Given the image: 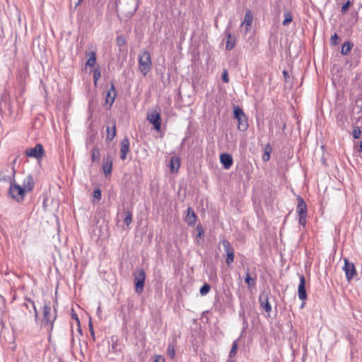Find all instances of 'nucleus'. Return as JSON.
I'll return each instance as SVG.
<instances>
[{"label": "nucleus", "mask_w": 362, "mask_h": 362, "mask_svg": "<svg viewBox=\"0 0 362 362\" xmlns=\"http://www.w3.org/2000/svg\"><path fill=\"white\" fill-rule=\"evenodd\" d=\"M339 36L338 35L335 33H334V35H332L331 36V38H330V44L332 45V46H336L337 45H338L339 43Z\"/></svg>", "instance_id": "obj_41"}, {"label": "nucleus", "mask_w": 362, "mask_h": 362, "mask_svg": "<svg viewBox=\"0 0 362 362\" xmlns=\"http://www.w3.org/2000/svg\"><path fill=\"white\" fill-rule=\"evenodd\" d=\"M259 303L260 306L268 313L269 314L272 311V305L269 302V292L264 290L262 291L258 298Z\"/></svg>", "instance_id": "obj_11"}, {"label": "nucleus", "mask_w": 362, "mask_h": 362, "mask_svg": "<svg viewBox=\"0 0 362 362\" xmlns=\"http://www.w3.org/2000/svg\"><path fill=\"white\" fill-rule=\"evenodd\" d=\"M298 296L301 300L307 299V292L305 289V279L303 275L299 276V284L298 287Z\"/></svg>", "instance_id": "obj_12"}, {"label": "nucleus", "mask_w": 362, "mask_h": 362, "mask_svg": "<svg viewBox=\"0 0 362 362\" xmlns=\"http://www.w3.org/2000/svg\"><path fill=\"white\" fill-rule=\"evenodd\" d=\"M362 132L357 126L353 127L352 136L355 139H359L361 136Z\"/></svg>", "instance_id": "obj_36"}, {"label": "nucleus", "mask_w": 362, "mask_h": 362, "mask_svg": "<svg viewBox=\"0 0 362 362\" xmlns=\"http://www.w3.org/2000/svg\"><path fill=\"white\" fill-rule=\"evenodd\" d=\"M78 326H80V325ZM78 331L80 332L81 334H82V330L80 327H78Z\"/></svg>", "instance_id": "obj_52"}, {"label": "nucleus", "mask_w": 362, "mask_h": 362, "mask_svg": "<svg viewBox=\"0 0 362 362\" xmlns=\"http://www.w3.org/2000/svg\"><path fill=\"white\" fill-rule=\"evenodd\" d=\"M111 351L115 354L121 352L122 350V344L119 341L118 338L117 337L112 336L111 337Z\"/></svg>", "instance_id": "obj_21"}, {"label": "nucleus", "mask_w": 362, "mask_h": 362, "mask_svg": "<svg viewBox=\"0 0 362 362\" xmlns=\"http://www.w3.org/2000/svg\"><path fill=\"white\" fill-rule=\"evenodd\" d=\"M23 187L25 188L26 192H30L34 187L33 179L32 175L27 176L23 182Z\"/></svg>", "instance_id": "obj_22"}, {"label": "nucleus", "mask_w": 362, "mask_h": 362, "mask_svg": "<svg viewBox=\"0 0 362 362\" xmlns=\"http://www.w3.org/2000/svg\"><path fill=\"white\" fill-rule=\"evenodd\" d=\"M351 5V2L350 0H347V1L341 6V12L342 14H346L347 13V10L349 6Z\"/></svg>", "instance_id": "obj_42"}, {"label": "nucleus", "mask_w": 362, "mask_h": 362, "mask_svg": "<svg viewBox=\"0 0 362 362\" xmlns=\"http://www.w3.org/2000/svg\"><path fill=\"white\" fill-rule=\"evenodd\" d=\"M225 35L226 37V48L227 50L233 49L236 44V37L230 33V32L228 30H226Z\"/></svg>", "instance_id": "obj_18"}, {"label": "nucleus", "mask_w": 362, "mask_h": 362, "mask_svg": "<svg viewBox=\"0 0 362 362\" xmlns=\"http://www.w3.org/2000/svg\"><path fill=\"white\" fill-rule=\"evenodd\" d=\"M153 362H165V358L160 355H157Z\"/></svg>", "instance_id": "obj_47"}, {"label": "nucleus", "mask_w": 362, "mask_h": 362, "mask_svg": "<svg viewBox=\"0 0 362 362\" xmlns=\"http://www.w3.org/2000/svg\"><path fill=\"white\" fill-rule=\"evenodd\" d=\"M101 74H100V69L99 67L97 69H95L93 73V78L94 84L96 85L98 79L100 78Z\"/></svg>", "instance_id": "obj_35"}, {"label": "nucleus", "mask_w": 362, "mask_h": 362, "mask_svg": "<svg viewBox=\"0 0 362 362\" xmlns=\"http://www.w3.org/2000/svg\"><path fill=\"white\" fill-rule=\"evenodd\" d=\"M180 160L179 158L172 157L170 159V168L171 171L176 172L180 168Z\"/></svg>", "instance_id": "obj_26"}, {"label": "nucleus", "mask_w": 362, "mask_h": 362, "mask_svg": "<svg viewBox=\"0 0 362 362\" xmlns=\"http://www.w3.org/2000/svg\"><path fill=\"white\" fill-rule=\"evenodd\" d=\"M307 215H298V223L302 226H305L306 223Z\"/></svg>", "instance_id": "obj_45"}, {"label": "nucleus", "mask_w": 362, "mask_h": 362, "mask_svg": "<svg viewBox=\"0 0 362 362\" xmlns=\"http://www.w3.org/2000/svg\"><path fill=\"white\" fill-rule=\"evenodd\" d=\"M129 139L125 136L121 141L120 158L124 160L127 158V154L129 152Z\"/></svg>", "instance_id": "obj_16"}, {"label": "nucleus", "mask_w": 362, "mask_h": 362, "mask_svg": "<svg viewBox=\"0 0 362 362\" xmlns=\"http://www.w3.org/2000/svg\"><path fill=\"white\" fill-rule=\"evenodd\" d=\"M354 47V43L350 41H346L343 43L341 49V54L342 55H347L351 52L352 47Z\"/></svg>", "instance_id": "obj_24"}, {"label": "nucleus", "mask_w": 362, "mask_h": 362, "mask_svg": "<svg viewBox=\"0 0 362 362\" xmlns=\"http://www.w3.org/2000/svg\"><path fill=\"white\" fill-rule=\"evenodd\" d=\"M283 76L286 81L289 78V74H288V71L286 70L283 71Z\"/></svg>", "instance_id": "obj_49"}, {"label": "nucleus", "mask_w": 362, "mask_h": 362, "mask_svg": "<svg viewBox=\"0 0 362 362\" xmlns=\"http://www.w3.org/2000/svg\"><path fill=\"white\" fill-rule=\"evenodd\" d=\"M135 292L141 294L144 291L146 273L144 269L140 268L133 274Z\"/></svg>", "instance_id": "obj_2"}, {"label": "nucleus", "mask_w": 362, "mask_h": 362, "mask_svg": "<svg viewBox=\"0 0 362 362\" xmlns=\"http://www.w3.org/2000/svg\"><path fill=\"white\" fill-rule=\"evenodd\" d=\"M15 174L14 167H8L0 172V182H9L11 185L15 181Z\"/></svg>", "instance_id": "obj_9"}, {"label": "nucleus", "mask_w": 362, "mask_h": 362, "mask_svg": "<svg viewBox=\"0 0 362 362\" xmlns=\"http://www.w3.org/2000/svg\"><path fill=\"white\" fill-rule=\"evenodd\" d=\"M152 62L150 53L148 51H144L139 55V68L143 75L146 76L151 70Z\"/></svg>", "instance_id": "obj_3"}, {"label": "nucleus", "mask_w": 362, "mask_h": 362, "mask_svg": "<svg viewBox=\"0 0 362 362\" xmlns=\"http://www.w3.org/2000/svg\"><path fill=\"white\" fill-rule=\"evenodd\" d=\"M221 78H222V81L223 82H225V83H228L229 82V76H228V74L227 69H225L223 71V72L222 73Z\"/></svg>", "instance_id": "obj_44"}, {"label": "nucleus", "mask_w": 362, "mask_h": 362, "mask_svg": "<svg viewBox=\"0 0 362 362\" xmlns=\"http://www.w3.org/2000/svg\"><path fill=\"white\" fill-rule=\"evenodd\" d=\"M82 1H83V0H78V2L76 3V6H78L81 4V2Z\"/></svg>", "instance_id": "obj_51"}, {"label": "nucleus", "mask_w": 362, "mask_h": 362, "mask_svg": "<svg viewBox=\"0 0 362 362\" xmlns=\"http://www.w3.org/2000/svg\"><path fill=\"white\" fill-rule=\"evenodd\" d=\"M185 221L190 226H193L195 225V223L197 221V216H196L194 210L191 207H189L187 209V215L185 217Z\"/></svg>", "instance_id": "obj_20"}, {"label": "nucleus", "mask_w": 362, "mask_h": 362, "mask_svg": "<svg viewBox=\"0 0 362 362\" xmlns=\"http://www.w3.org/2000/svg\"><path fill=\"white\" fill-rule=\"evenodd\" d=\"M116 90L115 88V85L113 82H111V86L110 89L106 93L105 95V103L108 104L110 107L112 105V104L115 102V98H116Z\"/></svg>", "instance_id": "obj_17"}, {"label": "nucleus", "mask_w": 362, "mask_h": 362, "mask_svg": "<svg viewBox=\"0 0 362 362\" xmlns=\"http://www.w3.org/2000/svg\"><path fill=\"white\" fill-rule=\"evenodd\" d=\"M125 217L124 219V223L129 226L132 222V212L129 210H127L124 211Z\"/></svg>", "instance_id": "obj_33"}, {"label": "nucleus", "mask_w": 362, "mask_h": 362, "mask_svg": "<svg viewBox=\"0 0 362 362\" xmlns=\"http://www.w3.org/2000/svg\"><path fill=\"white\" fill-rule=\"evenodd\" d=\"M54 313L51 314V307L49 305L45 303L43 306V322L44 325L50 324L51 329L53 327V323L57 318V313L55 309V304H54Z\"/></svg>", "instance_id": "obj_5"}, {"label": "nucleus", "mask_w": 362, "mask_h": 362, "mask_svg": "<svg viewBox=\"0 0 362 362\" xmlns=\"http://www.w3.org/2000/svg\"><path fill=\"white\" fill-rule=\"evenodd\" d=\"M147 119L153 124L156 131H160L161 126V117L158 110H153L147 115Z\"/></svg>", "instance_id": "obj_8"}, {"label": "nucleus", "mask_w": 362, "mask_h": 362, "mask_svg": "<svg viewBox=\"0 0 362 362\" xmlns=\"http://www.w3.org/2000/svg\"><path fill=\"white\" fill-rule=\"evenodd\" d=\"M233 117L238 120V129L241 132L246 131L248 128L247 117L239 106L234 107Z\"/></svg>", "instance_id": "obj_1"}, {"label": "nucleus", "mask_w": 362, "mask_h": 362, "mask_svg": "<svg viewBox=\"0 0 362 362\" xmlns=\"http://www.w3.org/2000/svg\"><path fill=\"white\" fill-rule=\"evenodd\" d=\"M344 265L343 267V270L345 272L346 278L348 281H350L355 276H357V272L356 270L355 266L354 263L350 262L348 259L344 258Z\"/></svg>", "instance_id": "obj_10"}, {"label": "nucleus", "mask_w": 362, "mask_h": 362, "mask_svg": "<svg viewBox=\"0 0 362 362\" xmlns=\"http://www.w3.org/2000/svg\"><path fill=\"white\" fill-rule=\"evenodd\" d=\"M91 161L92 163L95 162V160H99L100 158V151L99 148L97 146H94L91 151Z\"/></svg>", "instance_id": "obj_30"}, {"label": "nucleus", "mask_w": 362, "mask_h": 362, "mask_svg": "<svg viewBox=\"0 0 362 362\" xmlns=\"http://www.w3.org/2000/svg\"><path fill=\"white\" fill-rule=\"evenodd\" d=\"M196 230L197 232V238L203 239L204 233L203 227L201 225H197Z\"/></svg>", "instance_id": "obj_37"}, {"label": "nucleus", "mask_w": 362, "mask_h": 362, "mask_svg": "<svg viewBox=\"0 0 362 362\" xmlns=\"http://www.w3.org/2000/svg\"><path fill=\"white\" fill-rule=\"evenodd\" d=\"M93 197L94 199H97L98 201L100 200L101 199V191L99 188H96L94 189L93 192Z\"/></svg>", "instance_id": "obj_43"}, {"label": "nucleus", "mask_w": 362, "mask_h": 362, "mask_svg": "<svg viewBox=\"0 0 362 362\" xmlns=\"http://www.w3.org/2000/svg\"><path fill=\"white\" fill-rule=\"evenodd\" d=\"M25 155L37 160L42 159L45 156L44 147L41 144H37L33 148H28L25 151Z\"/></svg>", "instance_id": "obj_6"}, {"label": "nucleus", "mask_w": 362, "mask_h": 362, "mask_svg": "<svg viewBox=\"0 0 362 362\" xmlns=\"http://www.w3.org/2000/svg\"><path fill=\"white\" fill-rule=\"evenodd\" d=\"M137 9V7L136 6L133 11V13H134L136 11V10Z\"/></svg>", "instance_id": "obj_54"}, {"label": "nucleus", "mask_w": 362, "mask_h": 362, "mask_svg": "<svg viewBox=\"0 0 362 362\" xmlns=\"http://www.w3.org/2000/svg\"><path fill=\"white\" fill-rule=\"evenodd\" d=\"M71 317H72L73 319H74L77 322L78 325H80V321H79V319H78V317L77 314L74 313H72Z\"/></svg>", "instance_id": "obj_48"}, {"label": "nucleus", "mask_w": 362, "mask_h": 362, "mask_svg": "<svg viewBox=\"0 0 362 362\" xmlns=\"http://www.w3.org/2000/svg\"><path fill=\"white\" fill-rule=\"evenodd\" d=\"M116 43L119 47H122L125 45L126 40L123 35H119L116 37Z\"/></svg>", "instance_id": "obj_39"}, {"label": "nucleus", "mask_w": 362, "mask_h": 362, "mask_svg": "<svg viewBox=\"0 0 362 362\" xmlns=\"http://www.w3.org/2000/svg\"><path fill=\"white\" fill-rule=\"evenodd\" d=\"M168 355L170 358H173L175 357V351L174 346L172 344H169L167 349Z\"/></svg>", "instance_id": "obj_38"}, {"label": "nucleus", "mask_w": 362, "mask_h": 362, "mask_svg": "<svg viewBox=\"0 0 362 362\" xmlns=\"http://www.w3.org/2000/svg\"><path fill=\"white\" fill-rule=\"evenodd\" d=\"M358 151L362 152V141H360V143H359Z\"/></svg>", "instance_id": "obj_50"}, {"label": "nucleus", "mask_w": 362, "mask_h": 362, "mask_svg": "<svg viewBox=\"0 0 362 362\" xmlns=\"http://www.w3.org/2000/svg\"><path fill=\"white\" fill-rule=\"evenodd\" d=\"M245 282L247 284L248 287H254L256 284V278L255 276H250L248 268L245 273Z\"/></svg>", "instance_id": "obj_27"}, {"label": "nucleus", "mask_w": 362, "mask_h": 362, "mask_svg": "<svg viewBox=\"0 0 362 362\" xmlns=\"http://www.w3.org/2000/svg\"><path fill=\"white\" fill-rule=\"evenodd\" d=\"M244 331H245V329L242 331V333H241L240 337L233 342L232 347H231L230 351L228 354V358H231L235 356V354L237 353V350H238V341L243 337V333L244 332Z\"/></svg>", "instance_id": "obj_25"}, {"label": "nucleus", "mask_w": 362, "mask_h": 362, "mask_svg": "<svg viewBox=\"0 0 362 362\" xmlns=\"http://www.w3.org/2000/svg\"><path fill=\"white\" fill-rule=\"evenodd\" d=\"M220 243L222 244L224 251L227 255L226 262L228 266H230L234 262V249L230 242L226 239L221 240Z\"/></svg>", "instance_id": "obj_7"}, {"label": "nucleus", "mask_w": 362, "mask_h": 362, "mask_svg": "<svg viewBox=\"0 0 362 362\" xmlns=\"http://www.w3.org/2000/svg\"><path fill=\"white\" fill-rule=\"evenodd\" d=\"M112 160L110 156L103 157V170L106 177L112 173Z\"/></svg>", "instance_id": "obj_15"}, {"label": "nucleus", "mask_w": 362, "mask_h": 362, "mask_svg": "<svg viewBox=\"0 0 362 362\" xmlns=\"http://www.w3.org/2000/svg\"><path fill=\"white\" fill-rule=\"evenodd\" d=\"M227 362H235L234 360H232L231 358H228V359L227 360Z\"/></svg>", "instance_id": "obj_53"}, {"label": "nucleus", "mask_w": 362, "mask_h": 362, "mask_svg": "<svg viewBox=\"0 0 362 362\" xmlns=\"http://www.w3.org/2000/svg\"><path fill=\"white\" fill-rule=\"evenodd\" d=\"M284 19L282 22L283 25H288L292 21L293 16L290 11H286L284 14Z\"/></svg>", "instance_id": "obj_32"}, {"label": "nucleus", "mask_w": 362, "mask_h": 362, "mask_svg": "<svg viewBox=\"0 0 362 362\" xmlns=\"http://www.w3.org/2000/svg\"><path fill=\"white\" fill-rule=\"evenodd\" d=\"M89 58L86 62V65L87 66L93 67L96 64V53L95 52L91 51L88 54Z\"/></svg>", "instance_id": "obj_28"}, {"label": "nucleus", "mask_w": 362, "mask_h": 362, "mask_svg": "<svg viewBox=\"0 0 362 362\" xmlns=\"http://www.w3.org/2000/svg\"><path fill=\"white\" fill-rule=\"evenodd\" d=\"M88 326H89V330H90L91 337H93V340H95V332H94L93 325L91 321L89 322Z\"/></svg>", "instance_id": "obj_46"}, {"label": "nucleus", "mask_w": 362, "mask_h": 362, "mask_svg": "<svg viewBox=\"0 0 362 362\" xmlns=\"http://www.w3.org/2000/svg\"><path fill=\"white\" fill-rule=\"evenodd\" d=\"M272 151V148L269 144H267L264 146V152L262 156V160L264 162L268 161L270 159V154Z\"/></svg>", "instance_id": "obj_29"}, {"label": "nucleus", "mask_w": 362, "mask_h": 362, "mask_svg": "<svg viewBox=\"0 0 362 362\" xmlns=\"http://www.w3.org/2000/svg\"><path fill=\"white\" fill-rule=\"evenodd\" d=\"M220 162L223 166L224 169L228 170L231 168L233 160L230 154L228 153H223L220 155Z\"/></svg>", "instance_id": "obj_14"}, {"label": "nucleus", "mask_w": 362, "mask_h": 362, "mask_svg": "<svg viewBox=\"0 0 362 362\" xmlns=\"http://www.w3.org/2000/svg\"><path fill=\"white\" fill-rule=\"evenodd\" d=\"M298 200V205L296 208V212L298 215H307V205L305 202L303 200V199L298 196L297 198Z\"/></svg>", "instance_id": "obj_19"}, {"label": "nucleus", "mask_w": 362, "mask_h": 362, "mask_svg": "<svg viewBox=\"0 0 362 362\" xmlns=\"http://www.w3.org/2000/svg\"><path fill=\"white\" fill-rule=\"evenodd\" d=\"M337 124L341 129H346L349 125L348 116L344 112H339L337 117Z\"/></svg>", "instance_id": "obj_13"}, {"label": "nucleus", "mask_w": 362, "mask_h": 362, "mask_svg": "<svg viewBox=\"0 0 362 362\" xmlns=\"http://www.w3.org/2000/svg\"><path fill=\"white\" fill-rule=\"evenodd\" d=\"M210 289V285L207 283H204V285L200 288L199 293L202 296H205L209 292Z\"/></svg>", "instance_id": "obj_34"}, {"label": "nucleus", "mask_w": 362, "mask_h": 362, "mask_svg": "<svg viewBox=\"0 0 362 362\" xmlns=\"http://www.w3.org/2000/svg\"><path fill=\"white\" fill-rule=\"evenodd\" d=\"M100 307H98V311H100Z\"/></svg>", "instance_id": "obj_55"}, {"label": "nucleus", "mask_w": 362, "mask_h": 362, "mask_svg": "<svg viewBox=\"0 0 362 362\" xmlns=\"http://www.w3.org/2000/svg\"><path fill=\"white\" fill-rule=\"evenodd\" d=\"M116 135V127L115 124L112 127V129L109 127H107V140H112Z\"/></svg>", "instance_id": "obj_31"}, {"label": "nucleus", "mask_w": 362, "mask_h": 362, "mask_svg": "<svg viewBox=\"0 0 362 362\" xmlns=\"http://www.w3.org/2000/svg\"><path fill=\"white\" fill-rule=\"evenodd\" d=\"M252 21V16L250 15V11H247L245 16V23L247 26H250Z\"/></svg>", "instance_id": "obj_40"}, {"label": "nucleus", "mask_w": 362, "mask_h": 362, "mask_svg": "<svg viewBox=\"0 0 362 362\" xmlns=\"http://www.w3.org/2000/svg\"><path fill=\"white\" fill-rule=\"evenodd\" d=\"M25 193V188L20 185L14 183L10 185L8 195L17 202L21 203L24 200Z\"/></svg>", "instance_id": "obj_4"}, {"label": "nucleus", "mask_w": 362, "mask_h": 362, "mask_svg": "<svg viewBox=\"0 0 362 362\" xmlns=\"http://www.w3.org/2000/svg\"><path fill=\"white\" fill-rule=\"evenodd\" d=\"M25 300L26 302L23 303L22 306L25 308L26 309H29L30 306H31L32 308L33 309L35 319H37L38 317V312L37 310V308H36L34 301L27 297L25 298Z\"/></svg>", "instance_id": "obj_23"}]
</instances>
